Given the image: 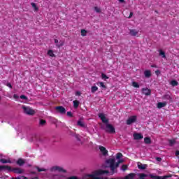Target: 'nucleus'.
Wrapping results in <instances>:
<instances>
[{"label": "nucleus", "instance_id": "1", "mask_svg": "<svg viewBox=\"0 0 179 179\" xmlns=\"http://www.w3.org/2000/svg\"><path fill=\"white\" fill-rule=\"evenodd\" d=\"M106 163L110 170V176H114V174H117V173H118L120 164H121V163H124V160L119 159L115 162V158H110L106 161Z\"/></svg>", "mask_w": 179, "mask_h": 179}, {"label": "nucleus", "instance_id": "2", "mask_svg": "<svg viewBox=\"0 0 179 179\" xmlns=\"http://www.w3.org/2000/svg\"><path fill=\"white\" fill-rule=\"evenodd\" d=\"M98 117L100 118L102 122H103V124H106V128L105 129L106 132H108V134H115V128H114L113 124H108V119L106 117L104 113H99Z\"/></svg>", "mask_w": 179, "mask_h": 179}, {"label": "nucleus", "instance_id": "3", "mask_svg": "<svg viewBox=\"0 0 179 179\" xmlns=\"http://www.w3.org/2000/svg\"><path fill=\"white\" fill-rule=\"evenodd\" d=\"M8 171V173L13 172L15 173V174H23V173H24V170L20 168H11L10 166L8 165H0V171Z\"/></svg>", "mask_w": 179, "mask_h": 179}, {"label": "nucleus", "instance_id": "4", "mask_svg": "<svg viewBox=\"0 0 179 179\" xmlns=\"http://www.w3.org/2000/svg\"><path fill=\"white\" fill-rule=\"evenodd\" d=\"M22 110L24 114H27V115H34V114H36V111H34V110L26 106H22Z\"/></svg>", "mask_w": 179, "mask_h": 179}, {"label": "nucleus", "instance_id": "5", "mask_svg": "<svg viewBox=\"0 0 179 179\" xmlns=\"http://www.w3.org/2000/svg\"><path fill=\"white\" fill-rule=\"evenodd\" d=\"M55 110L57 111V113H59V114H66V109H65L64 106H56L55 108Z\"/></svg>", "mask_w": 179, "mask_h": 179}, {"label": "nucleus", "instance_id": "6", "mask_svg": "<svg viewBox=\"0 0 179 179\" xmlns=\"http://www.w3.org/2000/svg\"><path fill=\"white\" fill-rule=\"evenodd\" d=\"M138 117L136 115H132L128 118L127 120V124L131 125V124H134V122H136Z\"/></svg>", "mask_w": 179, "mask_h": 179}, {"label": "nucleus", "instance_id": "7", "mask_svg": "<svg viewBox=\"0 0 179 179\" xmlns=\"http://www.w3.org/2000/svg\"><path fill=\"white\" fill-rule=\"evenodd\" d=\"M133 136L135 141H139L141 139H143V135H142V134L141 133H134L133 134Z\"/></svg>", "mask_w": 179, "mask_h": 179}, {"label": "nucleus", "instance_id": "8", "mask_svg": "<svg viewBox=\"0 0 179 179\" xmlns=\"http://www.w3.org/2000/svg\"><path fill=\"white\" fill-rule=\"evenodd\" d=\"M99 150L102 153L103 156H108V150L105 147L100 145Z\"/></svg>", "mask_w": 179, "mask_h": 179}, {"label": "nucleus", "instance_id": "9", "mask_svg": "<svg viewBox=\"0 0 179 179\" xmlns=\"http://www.w3.org/2000/svg\"><path fill=\"white\" fill-rule=\"evenodd\" d=\"M142 92L143 94L145 96H150V94H152V91L148 88H143Z\"/></svg>", "mask_w": 179, "mask_h": 179}, {"label": "nucleus", "instance_id": "10", "mask_svg": "<svg viewBox=\"0 0 179 179\" xmlns=\"http://www.w3.org/2000/svg\"><path fill=\"white\" fill-rule=\"evenodd\" d=\"M138 33H139L138 30L129 29V34H130V36H132L133 37H135V36H138Z\"/></svg>", "mask_w": 179, "mask_h": 179}, {"label": "nucleus", "instance_id": "11", "mask_svg": "<svg viewBox=\"0 0 179 179\" xmlns=\"http://www.w3.org/2000/svg\"><path fill=\"white\" fill-rule=\"evenodd\" d=\"M163 100H169V101H173V98L170 94H166L162 96Z\"/></svg>", "mask_w": 179, "mask_h": 179}, {"label": "nucleus", "instance_id": "12", "mask_svg": "<svg viewBox=\"0 0 179 179\" xmlns=\"http://www.w3.org/2000/svg\"><path fill=\"white\" fill-rule=\"evenodd\" d=\"M136 176V173H129L124 178H122V179H134Z\"/></svg>", "mask_w": 179, "mask_h": 179}, {"label": "nucleus", "instance_id": "13", "mask_svg": "<svg viewBox=\"0 0 179 179\" xmlns=\"http://www.w3.org/2000/svg\"><path fill=\"white\" fill-rule=\"evenodd\" d=\"M144 76L147 78H150V76H152V71H150V70H145L144 71Z\"/></svg>", "mask_w": 179, "mask_h": 179}, {"label": "nucleus", "instance_id": "14", "mask_svg": "<svg viewBox=\"0 0 179 179\" xmlns=\"http://www.w3.org/2000/svg\"><path fill=\"white\" fill-rule=\"evenodd\" d=\"M167 106V102H159L157 105V108H163Z\"/></svg>", "mask_w": 179, "mask_h": 179}, {"label": "nucleus", "instance_id": "15", "mask_svg": "<svg viewBox=\"0 0 179 179\" xmlns=\"http://www.w3.org/2000/svg\"><path fill=\"white\" fill-rule=\"evenodd\" d=\"M24 160H23V159H18L16 162V164H17L18 166H20V167H22V166H23V164H24Z\"/></svg>", "mask_w": 179, "mask_h": 179}, {"label": "nucleus", "instance_id": "16", "mask_svg": "<svg viewBox=\"0 0 179 179\" xmlns=\"http://www.w3.org/2000/svg\"><path fill=\"white\" fill-rule=\"evenodd\" d=\"M77 125H78V127H81V128H86V124H85V122H83L82 120H79L77 122Z\"/></svg>", "mask_w": 179, "mask_h": 179}, {"label": "nucleus", "instance_id": "17", "mask_svg": "<svg viewBox=\"0 0 179 179\" xmlns=\"http://www.w3.org/2000/svg\"><path fill=\"white\" fill-rule=\"evenodd\" d=\"M0 163H2L3 164H6L7 163H12V161L10 159H0Z\"/></svg>", "mask_w": 179, "mask_h": 179}, {"label": "nucleus", "instance_id": "18", "mask_svg": "<svg viewBox=\"0 0 179 179\" xmlns=\"http://www.w3.org/2000/svg\"><path fill=\"white\" fill-rule=\"evenodd\" d=\"M144 143L146 145H150L152 143V140L149 137H145L144 138Z\"/></svg>", "mask_w": 179, "mask_h": 179}, {"label": "nucleus", "instance_id": "19", "mask_svg": "<svg viewBox=\"0 0 179 179\" xmlns=\"http://www.w3.org/2000/svg\"><path fill=\"white\" fill-rule=\"evenodd\" d=\"M55 170H57V171H59V173H66V171L62 167L56 166Z\"/></svg>", "mask_w": 179, "mask_h": 179}, {"label": "nucleus", "instance_id": "20", "mask_svg": "<svg viewBox=\"0 0 179 179\" xmlns=\"http://www.w3.org/2000/svg\"><path fill=\"white\" fill-rule=\"evenodd\" d=\"M99 90V87H97V86H92L91 87V92L92 93H96V92H97Z\"/></svg>", "mask_w": 179, "mask_h": 179}, {"label": "nucleus", "instance_id": "21", "mask_svg": "<svg viewBox=\"0 0 179 179\" xmlns=\"http://www.w3.org/2000/svg\"><path fill=\"white\" fill-rule=\"evenodd\" d=\"M171 85L173 87L178 86V82H177L176 80H173L171 81Z\"/></svg>", "mask_w": 179, "mask_h": 179}, {"label": "nucleus", "instance_id": "22", "mask_svg": "<svg viewBox=\"0 0 179 179\" xmlns=\"http://www.w3.org/2000/svg\"><path fill=\"white\" fill-rule=\"evenodd\" d=\"M73 103L74 108H78V107H79V101L75 100L73 101Z\"/></svg>", "mask_w": 179, "mask_h": 179}, {"label": "nucleus", "instance_id": "23", "mask_svg": "<svg viewBox=\"0 0 179 179\" xmlns=\"http://www.w3.org/2000/svg\"><path fill=\"white\" fill-rule=\"evenodd\" d=\"M138 168L140 170H145L146 169V165L140 164H138Z\"/></svg>", "mask_w": 179, "mask_h": 179}, {"label": "nucleus", "instance_id": "24", "mask_svg": "<svg viewBox=\"0 0 179 179\" xmlns=\"http://www.w3.org/2000/svg\"><path fill=\"white\" fill-rule=\"evenodd\" d=\"M31 5L32 8H34L35 12H37V10H38V7H37V5L36 4V3H31Z\"/></svg>", "mask_w": 179, "mask_h": 179}, {"label": "nucleus", "instance_id": "25", "mask_svg": "<svg viewBox=\"0 0 179 179\" xmlns=\"http://www.w3.org/2000/svg\"><path fill=\"white\" fill-rule=\"evenodd\" d=\"M97 85H100V87H103V89H104L105 90L106 89H107V87L106 86V85H104V83L103 82L97 83Z\"/></svg>", "mask_w": 179, "mask_h": 179}, {"label": "nucleus", "instance_id": "26", "mask_svg": "<svg viewBox=\"0 0 179 179\" xmlns=\"http://www.w3.org/2000/svg\"><path fill=\"white\" fill-rule=\"evenodd\" d=\"M48 55H49V57H55V55L54 54V52L51 50H49L48 51Z\"/></svg>", "mask_w": 179, "mask_h": 179}, {"label": "nucleus", "instance_id": "27", "mask_svg": "<svg viewBox=\"0 0 179 179\" xmlns=\"http://www.w3.org/2000/svg\"><path fill=\"white\" fill-rule=\"evenodd\" d=\"M159 55L162 57V58H166V52H164V51L160 50H159Z\"/></svg>", "mask_w": 179, "mask_h": 179}, {"label": "nucleus", "instance_id": "28", "mask_svg": "<svg viewBox=\"0 0 179 179\" xmlns=\"http://www.w3.org/2000/svg\"><path fill=\"white\" fill-rule=\"evenodd\" d=\"M95 12H96V13H101V8H99L97 6H95L94 8Z\"/></svg>", "mask_w": 179, "mask_h": 179}, {"label": "nucleus", "instance_id": "29", "mask_svg": "<svg viewBox=\"0 0 179 179\" xmlns=\"http://www.w3.org/2000/svg\"><path fill=\"white\" fill-rule=\"evenodd\" d=\"M86 34H87V31H86L85 29H82L81 30V36H83V37H85L86 36Z\"/></svg>", "mask_w": 179, "mask_h": 179}, {"label": "nucleus", "instance_id": "30", "mask_svg": "<svg viewBox=\"0 0 179 179\" xmlns=\"http://www.w3.org/2000/svg\"><path fill=\"white\" fill-rule=\"evenodd\" d=\"M121 170H122V171H126V170H128V165H125V164L122 165Z\"/></svg>", "mask_w": 179, "mask_h": 179}, {"label": "nucleus", "instance_id": "31", "mask_svg": "<svg viewBox=\"0 0 179 179\" xmlns=\"http://www.w3.org/2000/svg\"><path fill=\"white\" fill-rule=\"evenodd\" d=\"M39 124L42 126L45 125V124H47V121H45V120H41Z\"/></svg>", "mask_w": 179, "mask_h": 179}, {"label": "nucleus", "instance_id": "32", "mask_svg": "<svg viewBox=\"0 0 179 179\" xmlns=\"http://www.w3.org/2000/svg\"><path fill=\"white\" fill-rule=\"evenodd\" d=\"M122 157V153L121 152H118L117 155H116V159H117V160H120V159Z\"/></svg>", "mask_w": 179, "mask_h": 179}, {"label": "nucleus", "instance_id": "33", "mask_svg": "<svg viewBox=\"0 0 179 179\" xmlns=\"http://www.w3.org/2000/svg\"><path fill=\"white\" fill-rule=\"evenodd\" d=\"M132 86L134 87L139 88V84L138 83H136V82H133L132 83Z\"/></svg>", "mask_w": 179, "mask_h": 179}, {"label": "nucleus", "instance_id": "34", "mask_svg": "<svg viewBox=\"0 0 179 179\" xmlns=\"http://www.w3.org/2000/svg\"><path fill=\"white\" fill-rule=\"evenodd\" d=\"M11 179H28L26 176H20L17 178H12Z\"/></svg>", "mask_w": 179, "mask_h": 179}, {"label": "nucleus", "instance_id": "35", "mask_svg": "<svg viewBox=\"0 0 179 179\" xmlns=\"http://www.w3.org/2000/svg\"><path fill=\"white\" fill-rule=\"evenodd\" d=\"M176 143V140H169L170 146H173Z\"/></svg>", "mask_w": 179, "mask_h": 179}, {"label": "nucleus", "instance_id": "36", "mask_svg": "<svg viewBox=\"0 0 179 179\" xmlns=\"http://www.w3.org/2000/svg\"><path fill=\"white\" fill-rule=\"evenodd\" d=\"M36 169H37L38 173H41V171H47V169H41L39 167H37Z\"/></svg>", "mask_w": 179, "mask_h": 179}, {"label": "nucleus", "instance_id": "37", "mask_svg": "<svg viewBox=\"0 0 179 179\" xmlns=\"http://www.w3.org/2000/svg\"><path fill=\"white\" fill-rule=\"evenodd\" d=\"M67 115L68 117H70V118H72V117H73V114H72L71 111L67 112Z\"/></svg>", "mask_w": 179, "mask_h": 179}, {"label": "nucleus", "instance_id": "38", "mask_svg": "<svg viewBox=\"0 0 179 179\" xmlns=\"http://www.w3.org/2000/svg\"><path fill=\"white\" fill-rule=\"evenodd\" d=\"M57 47H58V48H61V47H62V45H64V42H59V44H57L56 45Z\"/></svg>", "mask_w": 179, "mask_h": 179}, {"label": "nucleus", "instance_id": "39", "mask_svg": "<svg viewBox=\"0 0 179 179\" xmlns=\"http://www.w3.org/2000/svg\"><path fill=\"white\" fill-rule=\"evenodd\" d=\"M102 79H108V76H107L106 74L102 73L101 74Z\"/></svg>", "mask_w": 179, "mask_h": 179}, {"label": "nucleus", "instance_id": "40", "mask_svg": "<svg viewBox=\"0 0 179 179\" xmlns=\"http://www.w3.org/2000/svg\"><path fill=\"white\" fill-rule=\"evenodd\" d=\"M20 98L22 99L23 100H27V96H26L25 95H21Z\"/></svg>", "mask_w": 179, "mask_h": 179}, {"label": "nucleus", "instance_id": "41", "mask_svg": "<svg viewBox=\"0 0 179 179\" xmlns=\"http://www.w3.org/2000/svg\"><path fill=\"white\" fill-rule=\"evenodd\" d=\"M67 179H79V178L76 177V176H71V177L67 178Z\"/></svg>", "mask_w": 179, "mask_h": 179}, {"label": "nucleus", "instance_id": "42", "mask_svg": "<svg viewBox=\"0 0 179 179\" xmlns=\"http://www.w3.org/2000/svg\"><path fill=\"white\" fill-rule=\"evenodd\" d=\"M132 16H134V13L133 12H130V14L128 17V19H131V17H132Z\"/></svg>", "mask_w": 179, "mask_h": 179}, {"label": "nucleus", "instance_id": "43", "mask_svg": "<svg viewBox=\"0 0 179 179\" xmlns=\"http://www.w3.org/2000/svg\"><path fill=\"white\" fill-rule=\"evenodd\" d=\"M6 86H8V87H10V89H12V84H10V83H7Z\"/></svg>", "mask_w": 179, "mask_h": 179}, {"label": "nucleus", "instance_id": "44", "mask_svg": "<svg viewBox=\"0 0 179 179\" xmlns=\"http://www.w3.org/2000/svg\"><path fill=\"white\" fill-rule=\"evenodd\" d=\"M81 94H82V93H80V92H79V91H77L76 92V96H80Z\"/></svg>", "mask_w": 179, "mask_h": 179}, {"label": "nucleus", "instance_id": "45", "mask_svg": "<svg viewBox=\"0 0 179 179\" xmlns=\"http://www.w3.org/2000/svg\"><path fill=\"white\" fill-rule=\"evenodd\" d=\"M156 160H157V162H162V158L157 157H156Z\"/></svg>", "mask_w": 179, "mask_h": 179}, {"label": "nucleus", "instance_id": "46", "mask_svg": "<svg viewBox=\"0 0 179 179\" xmlns=\"http://www.w3.org/2000/svg\"><path fill=\"white\" fill-rule=\"evenodd\" d=\"M120 3H125V0H118Z\"/></svg>", "mask_w": 179, "mask_h": 179}, {"label": "nucleus", "instance_id": "47", "mask_svg": "<svg viewBox=\"0 0 179 179\" xmlns=\"http://www.w3.org/2000/svg\"><path fill=\"white\" fill-rule=\"evenodd\" d=\"M13 98H14V99H19V96H17V94H15L13 95Z\"/></svg>", "mask_w": 179, "mask_h": 179}, {"label": "nucleus", "instance_id": "48", "mask_svg": "<svg viewBox=\"0 0 179 179\" xmlns=\"http://www.w3.org/2000/svg\"><path fill=\"white\" fill-rule=\"evenodd\" d=\"M76 138L77 141H80V138H79V135H76Z\"/></svg>", "mask_w": 179, "mask_h": 179}, {"label": "nucleus", "instance_id": "49", "mask_svg": "<svg viewBox=\"0 0 179 179\" xmlns=\"http://www.w3.org/2000/svg\"><path fill=\"white\" fill-rule=\"evenodd\" d=\"M151 68H157V66L156 64H152Z\"/></svg>", "mask_w": 179, "mask_h": 179}, {"label": "nucleus", "instance_id": "50", "mask_svg": "<svg viewBox=\"0 0 179 179\" xmlns=\"http://www.w3.org/2000/svg\"><path fill=\"white\" fill-rule=\"evenodd\" d=\"M155 73H156L157 75H159V74L160 73V71H159V70H157V71H155Z\"/></svg>", "mask_w": 179, "mask_h": 179}, {"label": "nucleus", "instance_id": "51", "mask_svg": "<svg viewBox=\"0 0 179 179\" xmlns=\"http://www.w3.org/2000/svg\"><path fill=\"white\" fill-rule=\"evenodd\" d=\"M176 156L178 157L179 156V150H177L176 152Z\"/></svg>", "mask_w": 179, "mask_h": 179}, {"label": "nucleus", "instance_id": "52", "mask_svg": "<svg viewBox=\"0 0 179 179\" xmlns=\"http://www.w3.org/2000/svg\"><path fill=\"white\" fill-rule=\"evenodd\" d=\"M58 43H59L58 39H55V44H58Z\"/></svg>", "mask_w": 179, "mask_h": 179}, {"label": "nucleus", "instance_id": "53", "mask_svg": "<svg viewBox=\"0 0 179 179\" xmlns=\"http://www.w3.org/2000/svg\"><path fill=\"white\" fill-rule=\"evenodd\" d=\"M155 13H158L157 10H155Z\"/></svg>", "mask_w": 179, "mask_h": 179}]
</instances>
